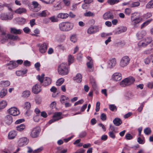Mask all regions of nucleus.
<instances>
[{
	"label": "nucleus",
	"mask_w": 153,
	"mask_h": 153,
	"mask_svg": "<svg viewBox=\"0 0 153 153\" xmlns=\"http://www.w3.org/2000/svg\"><path fill=\"white\" fill-rule=\"evenodd\" d=\"M4 121L7 124H10L13 122V118L12 116L9 115H7L4 118Z\"/></svg>",
	"instance_id": "nucleus-19"
},
{
	"label": "nucleus",
	"mask_w": 153,
	"mask_h": 153,
	"mask_svg": "<svg viewBox=\"0 0 153 153\" xmlns=\"http://www.w3.org/2000/svg\"><path fill=\"white\" fill-rule=\"evenodd\" d=\"M100 117L101 120H106V115L104 113H102L101 114Z\"/></svg>",
	"instance_id": "nucleus-64"
},
{
	"label": "nucleus",
	"mask_w": 153,
	"mask_h": 153,
	"mask_svg": "<svg viewBox=\"0 0 153 153\" xmlns=\"http://www.w3.org/2000/svg\"><path fill=\"white\" fill-rule=\"evenodd\" d=\"M69 16L70 17L73 18L76 16V15L74 14L73 12H70L68 14V17Z\"/></svg>",
	"instance_id": "nucleus-55"
},
{
	"label": "nucleus",
	"mask_w": 153,
	"mask_h": 153,
	"mask_svg": "<svg viewBox=\"0 0 153 153\" xmlns=\"http://www.w3.org/2000/svg\"><path fill=\"white\" fill-rule=\"evenodd\" d=\"M119 1V0H108V2L110 4H113Z\"/></svg>",
	"instance_id": "nucleus-49"
},
{
	"label": "nucleus",
	"mask_w": 153,
	"mask_h": 153,
	"mask_svg": "<svg viewBox=\"0 0 153 153\" xmlns=\"http://www.w3.org/2000/svg\"><path fill=\"white\" fill-rule=\"evenodd\" d=\"M7 93V90L6 89H3L0 92V96L1 97L3 98L5 96Z\"/></svg>",
	"instance_id": "nucleus-39"
},
{
	"label": "nucleus",
	"mask_w": 153,
	"mask_h": 153,
	"mask_svg": "<svg viewBox=\"0 0 153 153\" xmlns=\"http://www.w3.org/2000/svg\"><path fill=\"white\" fill-rule=\"evenodd\" d=\"M40 131V127H36L33 129L31 132L30 136L32 138L37 137L39 134Z\"/></svg>",
	"instance_id": "nucleus-9"
},
{
	"label": "nucleus",
	"mask_w": 153,
	"mask_h": 153,
	"mask_svg": "<svg viewBox=\"0 0 153 153\" xmlns=\"http://www.w3.org/2000/svg\"><path fill=\"white\" fill-rule=\"evenodd\" d=\"M112 79L113 80L118 81L120 80L122 78L121 74L119 73H115L112 76Z\"/></svg>",
	"instance_id": "nucleus-17"
},
{
	"label": "nucleus",
	"mask_w": 153,
	"mask_h": 153,
	"mask_svg": "<svg viewBox=\"0 0 153 153\" xmlns=\"http://www.w3.org/2000/svg\"><path fill=\"white\" fill-rule=\"evenodd\" d=\"M146 33L145 30H142L138 32L136 34V36L138 39H142L146 35Z\"/></svg>",
	"instance_id": "nucleus-20"
},
{
	"label": "nucleus",
	"mask_w": 153,
	"mask_h": 153,
	"mask_svg": "<svg viewBox=\"0 0 153 153\" xmlns=\"http://www.w3.org/2000/svg\"><path fill=\"white\" fill-rule=\"evenodd\" d=\"M131 25L135 26L142 21V19L138 13L136 12L131 14Z\"/></svg>",
	"instance_id": "nucleus-2"
},
{
	"label": "nucleus",
	"mask_w": 153,
	"mask_h": 153,
	"mask_svg": "<svg viewBox=\"0 0 153 153\" xmlns=\"http://www.w3.org/2000/svg\"><path fill=\"white\" fill-rule=\"evenodd\" d=\"M35 21V20L34 19H33L30 20V24L31 27H33V25L36 24Z\"/></svg>",
	"instance_id": "nucleus-56"
},
{
	"label": "nucleus",
	"mask_w": 153,
	"mask_h": 153,
	"mask_svg": "<svg viewBox=\"0 0 153 153\" xmlns=\"http://www.w3.org/2000/svg\"><path fill=\"white\" fill-rule=\"evenodd\" d=\"M64 79L62 78L58 79L56 82V85L57 86L61 85L64 82Z\"/></svg>",
	"instance_id": "nucleus-42"
},
{
	"label": "nucleus",
	"mask_w": 153,
	"mask_h": 153,
	"mask_svg": "<svg viewBox=\"0 0 153 153\" xmlns=\"http://www.w3.org/2000/svg\"><path fill=\"white\" fill-rule=\"evenodd\" d=\"M84 101L82 99L79 100L78 101L76 102L75 104L74 105H81L82 104L83 102Z\"/></svg>",
	"instance_id": "nucleus-63"
},
{
	"label": "nucleus",
	"mask_w": 153,
	"mask_h": 153,
	"mask_svg": "<svg viewBox=\"0 0 153 153\" xmlns=\"http://www.w3.org/2000/svg\"><path fill=\"white\" fill-rule=\"evenodd\" d=\"M35 67L36 68V70L39 71V67L40 66V64L39 62L36 63L35 64Z\"/></svg>",
	"instance_id": "nucleus-58"
},
{
	"label": "nucleus",
	"mask_w": 153,
	"mask_h": 153,
	"mask_svg": "<svg viewBox=\"0 0 153 153\" xmlns=\"http://www.w3.org/2000/svg\"><path fill=\"white\" fill-rule=\"evenodd\" d=\"M32 4L34 8L36 9L35 11H36L37 12L40 10L41 6L37 1H33L32 2Z\"/></svg>",
	"instance_id": "nucleus-26"
},
{
	"label": "nucleus",
	"mask_w": 153,
	"mask_h": 153,
	"mask_svg": "<svg viewBox=\"0 0 153 153\" xmlns=\"http://www.w3.org/2000/svg\"><path fill=\"white\" fill-rule=\"evenodd\" d=\"M152 38L151 37H148L146 38L138 43V46L140 48L146 47L152 42Z\"/></svg>",
	"instance_id": "nucleus-5"
},
{
	"label": "nucleus",
	"mask_w": 153,
	"mask_h": 153,
	"mask_svg": "<svg viewBox=\"0 0 153 153\" xmlns=\"http://www.w3.org/2000/svg\"><path fill=\"white\" fill-rule=\"evenodd\" d=\"M49 13L47 10H45L42 11L41 12L38 13V16L42 17H45Z\"/></svg>",
	"instance_id": "nucleus-31"
},
{
	"label": "nucleus",
	"mask_w": 153,
	"mask_h": 153,
	"mask_svg": "<svg viewBox=\"0 0 153 153\" xmlns=\"http://www.w3.org/2000/svg\"><path fill=\"white\" fill-rule=\"evenodd\" d=\"M127 27H122L120 29L117 30L114 32L115 34H117L125 32L127 30Z\"/></svg>",
	"instance_id": "nucleus-28"
},
{
	"label": "nucleus",
	"mask_w": 153,
	"mask_h": 153,
	"mask_svg": "<svg viewBox=\"0 0 153 153\" xmlns=\"http://www.w3.org/2000/svg\"><path fill=\"white\" fill-rule=\"evenodd\" d=\"M152 19H149L144 22L141 26V28H142L148 25L152 21Z\"/></svg>",
	"instance_id": "nucleus-46"
},
{
	"label": "nucleus",
	"mask_w": 153,
	"mask_h": 153,
	"mask_svg": "<svg viewBox=\"0 0 153 153\" xmlns=\"http://www.w3.org/2000/svg\"><path fill=\"white\" fill-rule=\"evenodd\" d=\"M47 45L46 43L42 44L39 48V51L42 53L45 52L47 49Z\"/></svg>",
	"instance_id": "nucleus-21"
},
{
	"label": "nucleus",
	"mask_w": 153,
	"mask_h": 153,
	"mask_svg": "<svg viewBox=\"0 0 153 153\" xmlns=\"http://www.w3.org/2000/svg\"><path fill=\"white\" fill-rule=\"evenodd\" d=\"M140 3L139 2L137 1L134 2L130 4V7H134L138 6L139 5Z\"/></svg>",
	"instance_id": "nucleus-47"
},
{
	"label": "nucleus",
	"mask_w": 153,
	"mask_h": 153,
	"mask_svg": "<svg viewBox=\"0 0 153 153\" xmlns=\"http://www.w3.org/2000/svg\"><path fill=\"white\" fill-rule=\"evenodd\" d=\"M63 2L65 5L68 6L70 4V0H63Z\"/></svg>",
	"instance_id": "nucleus-60"
},
{
	"label": "nucleus",
	"mask_w": 153,
	"mask_h": 153,
	"mask_svg": "<svg viewBox=\"0 0 153 153\" xmlns=\"http://www.w3.org/2000/svg\"><path fill=\"white\" fill-rule=\"evenodd\" d=\"M41 87L38 84H37L32 88V92L35 94H37L41 91Z\"/></svg>",
	"instance_id": "nucleus-16"
},
{
	"label": "nucleus",
	"mask_w": 153,
	"mask_h": 153,
	"mask_svg": "<svg viewBox=\"0 0 153 153\" xmlns=\"http://www.w3.org/2000/svg\"><path fill=\"white\" fill-rule=\"evenodd\" d=\"M22 31L21 29H17L15 28H10V32L12 33L20 34L22 33Z\"/></svg>",
	"instance_id": "nucleus-27"
},
{
	"label": "nucleus",
	"mask_w": 153,
	"mask_h": 153,
	"mask_svg": "<svg viewBox=\"0 0 153 153\" xmlns=\"http://www.w3.org/2000/svg\"><path fill=\"white\" fill-rule=\"evenodd\" d=\"M82 76L80 74H76V76L74 77L73 79L77 82H80L82 81Z\"/></svg>",
	"instance_id": "nucleus-29"
},
{
	"label": "nucleus",
	"mask_w": 153,
	"mask_h": 153,
	"mask_svg": "<svg viewBox=\"0 0 153 153\" xmlns=\"http://www.w3.org/2000/svg\"><path fill=\"white\" fill-rule=\"evenodd\" d=\"M33 119L35 122H38L39 120V116L38 115H36L33 117Z\"/></svg>",
	"instance_id": "nucleus-61"
},
{
	"label": "nucleus",
	"mask_w": 153,
	"mask_h": 153,
	"mask_svg": "<svg viewBox=\"0 0 153 153\" xmlns=\"http://www.w3.org/2000/svg\"><path fill=\"white\" fill-rule=\"evenodd\" d=\"M51 80L50 78L45 77L44 79L43 85L44 86H48L51 83Z\"/></svg>",
	"instance_id": "nucleus-25"
},
{
	"label": "nucleus",
	"mask_w": 153,
	"mask_h": 153,
	"mask_svg": "<svg viewBox=\"0 0 153 153\" xmlns=\"http://www.w3.org/2000/svg\"><path fill=\"white\" fill-rule=\"evenodd\" d=\"M58 150L56 151V153H66L67 151V149H62L60 147L57 148Z\"/></svg>",
	"instance_id": "nucleus-40"
},
{
	"label": "nucleus",
	"mask_w": 153,
	"mask_h": 153,
	"mask_svg": "<svg viewBox=\"0 0 153 153\" xmlns=\"http://www.w3.org/2000/svg\"><path fill=\"white\" fill-rule=\"evenodd\" d=\"M37 78L38 80L41 83L43 82V78L40 76L38 75L37 76Z\"/></svg>",
	"instance_id": "nucleus-62"
},
{
	"label": "nucleus",
	"mask_w": 153,
	"mask_h": 153,
	"mask_svg": "<svg viewBox=\"0 0 153 153\" xmlns=\"http://www.w3.org/2000/svg\"><path fill=\"white\" fill-rule=\"evenodd\" d=\"M125 137L126 139L128 140H131L132 138V135L129 133L126 134L125 136Z\"/></svg>",
	"instance_id": "nucleus-57"
},
{
	"label": "nucleus",
	"mask_w": 153,
	"mask_h": 153,
	"mask_svg": "<svg viewBox=\"0 0 153 153\" xmlns=\"http://www.w3.org/2000/svg\"><path fill=\"white\" fill-rule=\"evenodd\" d=\"M87 134V133L85 131H83L81 132L79 135V137L80 138H83L85 137Z\"/></svg>",
	"instance_id": "nucleus-54"
},
{
	"label": "nucleus",
	"mask_w": 153,
	"mask_h": 153,
	"mask_svg": "<svg viewBox=\"0 0 153 153\" xmlns=\"http://www.w3.org/2000/svg\"><path fill=\"white\" fill-rule=\"evenodd\" d=\"M30 94V91L28 90L24 91L22 93V97L24 98H27L29 96Z\"/></svg>",
	"instance_id": "nucleus-34"
},
{
	"label": "nucleus",
	"mask_w": 153,
	"mask_h": 153,
	"mask_svg": "<svg viewBox=\"0 0 153 153\" xmlns=\"http://www.w3.org/2000/svg\"><path fill=\"white\" fill-rule=\"evenodd\" d=\"M29 142L27 138L23 137L20 138L18 141V145L19 146H22L27 144Z\"/></svg>",
	"instance_id": "nucleus-8"
},
{
	"label": "nucleus",
	"mask_w": 153,
	"mask_h": 153,
	"mask_svg": "<svg viewBox=\"0 0 153 153\" xmlns=\"http://www.w3.org/2000/svg\"><path fill=\"white\" fill-rule=\"evenodd\" d=\"M25 125L24 124H21L17 126L16 128L17 130L21 131H23L25 128Z\"/></svg>",
	"instance_id": "nucleus-36"
},
{
	"label": "nucleus",
	"mask_w": 153,
	"mask_h": 153,
	"mask_svg": "<svg viewBox=\"0 0 153 153\" xmlns=\"http://www.w3.org/2000/svg\"><path fill=\"white\" fill-rule=\"evenodd\" d=\"M57 17L59 19H66L68 18V13H60L58 14Z\"/></svg>",
	"instance_id": "nucleus-23"
},
{
	"label": "nucleus",
	"mask_w": 153,
	"mask_h": 153,
	"mask_svg": "<svg viewBox=\"0 0 153 153\" xmlns=\"http://www.w3.org/2000/svg\"><path fill=\"white\" fill-rule=\"evenodd\" d=\"M8 112L13 116H16L19 114V110L15 107H11L8 110Z\"/></svg>",
	"instance_id": "nucleus-13"
},
{
	"label": "nucleus",
	"mask_w": 153,
	"mask_h": 153,
	"mask_svg": "<svg viewBox=\"0 0 153 153\" xmlns=\"http://www.w3.org/2000/svg\"><path fill=\"white\" fill-rule=\"evenodd\" d=\"M13 18V15L12 13L9 14L8 15L5 13H2L0 15V18L3 20H10Z\"/></svg>",
	"instance_id": "nucleus-7"
},
{
	"label": "nucleus",
	"mask_w": 153,
	"mask_h": 153,
	"mask_svg": "<svg viewBox=\"0 0 153 153\" xmlns=\"http://www.w3.org/2000/svg\"><path fill=\"white\" fill-rule=\"evenodd\" d=\"M18 64L16 61H10L7 63L6 65L7 66V68L9 70H12L15 69L18 67Z\"/></svg>",
	"instance_id": "nucleus-10"
},
{
	"label": "nucleus",
	"mask_w": 153,
	"mask_h": 153,
	"mask_svg": "<svg viewBox=\"0 0 153 153\" xmlns=\"http://www.w3.org/2000/svg\"><path fill=\"white\" fill-rule=\"evenodd\" d=\"M58 38H59V41L61 42L63 41L65 39V36L64 35H59L57 36Z\"/></svg>",
	"instance_id": "nucleus-51"
},
{
	"label": "nucleus",
	"mask_w": 153,
	"mask_h": 153,
	"mask_svg": "<svg viewBox=\"0 0 153 153\" xmlns=\"http://www.w3.org/2000/svg\"><path fill=\"white\" fill-rule=\"evenodd\" d=\"M87 58L89 61L86 64L87 68L89 69L90 72H92L94 70L93 61L90 57L88 56Z\"/></svg>",
	"instance_id": "nucleus-12"
},
{
	"label": "nucleus",
	"mask_w": 153,
	"mask_h": 153,
	"mask_svg": "<svg viewBox=\"0 0 153 153\" xmlns=\"http://www.w3.org/2000/svg\"><path fill=\"white\" fill-rule=\"evenodd\" d=\"M59 27L60 30L62 31H67L72 29L74 25L73 23L68 22H63L59 24Z\"/></svg>",
	"instance_id": "nucleus-1"
},
{
	"label": "nucleus",
	"mask_w": 153,
	"mask_h": 153,
	"mask_svg": "<svg viewBox=\"0 0 153 153\" xmlns=\"http://www.w3.org/2000/svg\"><path fill=\"white\" fill-rule=\"evenodd\" d=\"M74 60V57L71 55H70L68 56V64L70 65L72 63Z\"/></svg>",
	"instance_id": "nucleus-44"
},
{
	"label": "nucleus",
	"mask_w": 153,
	"mask_h": 153,
	"mask_svg": "<svg viewBox=\"0 0 153 153\" xmlns=\"http://www.w3.org/2000/svg\"><path fill=\"white\" fill-rule=\"evenodd\" d=\"M117 64V61L115 58H111L107 62V67L109 68H113Z\"/></svg>",
	"instance_id": "nucleus-11"
},
{
	"label": "nucleus",
	"mask_w": 153,
	"mask_h": 153,
	"mask_svg": "<svg viewBox=\"0 0 153 153\" xmlns=\"http://www.w3.org/2000/svg\"><path fill=\"white\" fill-rule=\"evenodd\" d=\"M135 81V79L132 77H129L123 80L120 83V85L122 87H125L133 84Z\"/></svg>",
	"instance_id": "nucleus-4"
},
{
	"label": "nucleus",
	"mask_w": 153,
	"mask_h": 153,
	"mask_svg": "<svg viewBox=\"0 0 153 153\" xmlns=\"http://www.w3.org/2000/svg\"><path fill=\"white\" fill-rule=\"evenodd\" d=\"M146 7L147 8H153V0H151L146 5Z\"/></svg>",
	"instance_id": "nucleus-41"
},
{
	"label": "nucleus",
	"mask_w": 153,
	"mask_h": 153,
	"mask_svg": "<svg viewBox=\"0 0 153 153\" xmlns=\"http://www.w3.org/2000/svg\"><path fill=\"white\" fill-rule=\"evenodd\" d=\"M144 131L146 134L149 135L151 134V131L150 128H147L144 129Z\"/></svg>",
	"instance_id": "nucleus-48"
},
{
	"label": "nucleus",
	"mask_w": 153,
	"mask_h": 153,
	"mask_svg": "<svg viewBox=\"0 0 153 153\" xmlns=\"http://www.w3.org/2000/svg\"><path fill=\"white\" fill-rule=\"evenodd\" d=\"M67 64L62 63L58 66V71L59 74L62 75H65L68 73V70L67 67Z\"/></svg>",
	"instance_id": "nucleus-3"
},
{
	"label": "nucleus",
	"mask_w": 153,
	"mask_h": 153,
	"mask_svg": "<svg viewBox=\"0 0 153 153\" xmlns=\"http://www.w3.org/2000/svg\"><path fill=\"white\" fill-rule=\"evenodd\" d=\"M26 12V10L25 8L22 7L19 8L14 11L15 13L19 14L25 13Z\"/></svg>",
	"instance_id": "nucleus-22"
},
{
	"label": "nucleus",
	"mask_w": 153,
	"mask_h": 153,
	"mask_svg": "<svg viewBox=\"0 0 153 153\" xmlns=\"http://www.w3.org/2000/svg\"><path fill=\"white\" fill-rule=\"evenodd\" d=\"M34 33L35 34H31L32 36H37L38 35L36 34H39V31L38 29H36L34 30Z\"/></svg>",
	"instance_id": "nucleus-59"
},
{
	"label": "nucleus",
	"mask_w": 153,
	"mask_h": 153,
	"mask_svg": "<svg viewBox=\"0 0 153 153\" xmlns=\"http://www.w3.org/2000/svg\"><path fill=\"white\" fill-rule=\"evenodd\" d=\"M60 101L62 103L65 102V101H69V98L64 95H61L60 98Z\"/></svg>",
	"instance_id": "nucleus-37"
},
{
	"label": "nucleus",
	"mask_w": 153,
	"mask_h": 153,
	"mask_svg": "<svg viewBox=\"0 0 153 153\" xmlns=\"http://www.w3.org/2000/svg\"><path fill=\"white\" fill-rule=\"evenodd\" d=\"M116 132H109L108 134L110 137L112 139H114L115 138V133Z\"/></svg>",
	"instance_id": "nucleus-50"
},
{
	"label": "nucleus",
	"mask_w": 153,
	"mask_h": 153,
	"mask_svg": "<svg viewBox=\"0 0 153 153\" xmlns=\"http://www.w3.org/2000/svg\"><path fill=\"white\" fill-rule=\"evenodd\" d=\"M96 28L94 27H90L87 30V32L90 34L94 33L96 32Z\"/></svg>",
	"instance_id": "nucleus-32"
},
{
	"label": "nucleus",
	"mask_w": 153,
	"mask_h": 153,
	"mask_svg": "<svg viewBox=\"0 0 153 153\" xmlns=\"http://www.w3.org/2000/svg\"><path fill=\"white\" fill-rule=\"evenodd\" d=\"M9 34H6L5 32H2L1 34V41L2 43H4L5 41L9 39Z\"/></svg>",
	"instance_id": "nucleus-18"
},
{
	"label": "nucleus",
	"mask_w": 153,
	"mask_h": 153,
	"mask_svg": "<svg viewBox=\"0 0 153 153\" xmlns=\"http://www.w3.org/2000/svg\"><path fill=\"white\" fill-rule=\"evenodd\" d=\"M0 84L2 87H6L9 86L10 85V82L8 81H1L0 82Z\"/></svg>",
	"instance_id": "nucleus-33"
},
{
	"label": "nucleus",
	"mask_w": 153,
	"mask_h": 153,
	"mask_svg": "<svg viewBox=\"0 0 153 153\" xmlns=\"http://www.w3.org/2000/svg\"><path fill=\"white\" fill-rule=\"evenodd\" d=\"M124 96L125 98L127 100L133 97V95L132 93L130 92H126Z\"/></svg>",
	"instance_id": "nucleus-35"
},
{
	"label": "nucleus",
	"mask_w": 153,
	"mask_h": 153,
	"mask_svg": "<svg viewBox=\"0 0 153 153\" xmlns=\"http://www.w3.org/2000/svg\"><path fill=\"white\" fill-rule=\"evenodd\" d=\"M17 135L16 131H10L8 134V138L9 139L11 140L13 139Z\"/></svg>",
	"instance_id": "nucleus-24"
},
{
	"label": "nucleus",
	"mask_w": 153,
	"mask_h": 153,
	"mask_svg": "<svg viewBox=\"0 0 153 153\" xmlns=\"http://www.w3.org/2000/svg\"><path fill=\"white\" fill-rule=\"evenodd\" d=\"M77 39L76 35H73L70 37L71 41L74 42H75L77 41Z\"/></svg>",
	"instance_id": "nucleus-45"
},
{
	"label": "nucleus",
	"mask_w": 153,
	"mask_h": 153,
	"mask_svg": "<svg viewBox=\"0 0 153 153\" xmlns=\"http://www.w3.org/2000/svg\"><path fill=\"white\" fill-rule=\"evenodd\" d=\"M103 18L105 20L112 19L114 18V16L111 13L108 11L103 15Z\"/></svg>",
	"instance_id": "nucleus-15"
},
{
	"label": "nucleus",
	"mask_w": 153,
	"mask_h": 153,
	"mask_svg": "<svg viewBox=\"0 0 153 153\" xmlns=\"http://www.w3.org/2000/svg\"><path fill=\"white\" fill-rule=\"evenodd\" d=\"M84 15L87 17L94 16L95 14L90 11H88L84 13Z\"/></svg>",
	"instance_id": "nucleus-43"
},
{
	"label": "nucleus",
	"mask_w": 153,
	"mask_h": 153,
	"mask_svg": "<svg viewBox=\"0 0 153 153\" xmlns=\"http://www.w3.org/2000/svg\"><path fill=\"white\" fill-rule=\"evenodd\" d=\"M113 123L115 126H119L122 123V122L120 119L116 118L113 120Z\"/></svg>",
	"instance_id": "nucleus-30"
},
{
	"label": "nucleus",
	"mask_w": 153,
	"mask_h": 153,
	"mask_svg": "<svg viewBox=\"0 0 153 153\" xmlns=\"http://www.w3.org/2000/svg\"><path fill=\"white\" fill-rule=\"evenodd\" d=\"M61 115V113L60 112H58L55 113L53 116V118L49 121V123L51 124L56 121L60 119H61L60 117Z\"/></svg>",
	"instance_id": "nucleus-14"
},
{
	"label": "nucleus",
	"mask_w": 153,
	"mask_h": 153,
	"mask_svg": "<svg viewBox=\"0 0 153 153\" xmlns=\"http://www.w3.org/2000/svg\"><path fill=\"white\" fill-rule=\"evenodd\" d=\"M109 130V132H116L115 127L112 125H110V126Z\"/></svg>",
	"instance_id": "nucleus-53"
},
{
	"label": "nucleus",
	"mask_w": 153,
	"mask_h": 153,
	"mask_svg": "<svg viewBox=\"0 0 153 153\" xmlns=\"http://www.w3.org/2000/svg\"><path fill=\"white\" fill-rule=\"evenodd\" d=\"M9 39L14 41L20 40V39L18 36H14L10 34H9Z\"/></svg>",
	"instance_id": "nucleus-38"
},
{
	"label": "nucleus",
	"mask_w": 153,
	"mask_h": 153,
	"mask_svg": "<svg viewBox=\"0 0 153 153\" xmlns=\"http://www.w3.org/2000/svg\"><path fill=\"white\" fill-rule=\"evenodd\" d=\"M130 61V59L127 56H125L121 59L120 63V66L123 68L126 66L128 64Z\"/></svg>",
	"instance_id": "nucleus-6"
},
{
	"label": "nucleus",
	"mask_w": 153,
	"mask_h": 153,
	"mask_svg": "<svg viewBox=\"0 0 153 153\" xmlns=\"http://www.w3.org/2000/svg\"><path fill=\"white\" fill-rule=\"evenodd\" d=\"M50 19L52 22H56L58 21V19L55 16H53L49 18Z\"/></svg>",
	"instance_id": "nucleus-52"
}]
</instances>
